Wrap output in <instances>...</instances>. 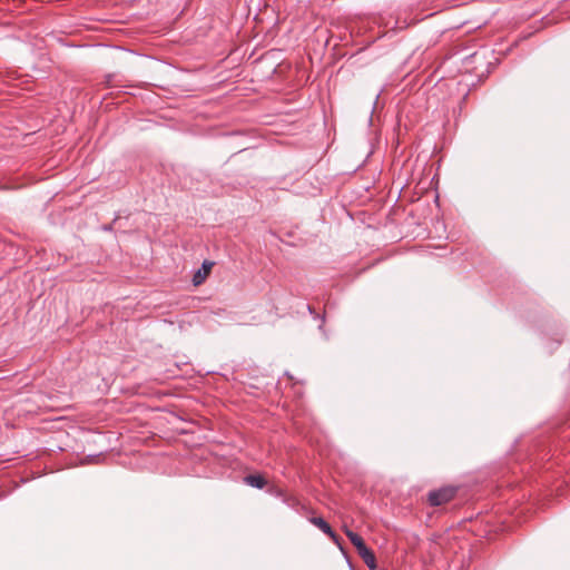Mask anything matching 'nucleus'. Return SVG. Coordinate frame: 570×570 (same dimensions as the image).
Wrapping results in <instances>:
<instances>
[{
    "mask_svg": "<svg viewBox=\"0 0 570 570\" xmlns=\"http://www.w3.org/2000/svg\"><path fill=\"white\" fill-rule=\"evenodd\" d=\"M271 493H273L274 495L279 498L282 500V502L284 504H286L287 507H289L291 509L298 510V508L301 507V502L295 495L287 494L282 489H273V490H271Z\"/></svg>",
    "mask_w": 570,
    "mask_h": 570,
    "instance_id": "nucleus-4",
    "label": "nucleus"
},
{
    "mask_svg": "<svg viewBox=\"0 0 570 570\" xmlns=\"http://www.w3.org/2000/svg\"><path fill=\"white\" fill-rule=\"evenodd\" d=\"M244 480L248 485L257 489H263L267 484L266 480L259 474L246 475Z\"/></svg>",
    "mask_w": 570,
    "mask_h": 570,
    "instance_id": "nucleus-6",
    "label": "nucleus"
},
{
    "mask_svg": "<svg viewBox=\"0 0 570 570\" xmlns=\"http://www.w3.org/2000/svg\"><path fill=\"white\" fill-rule=\"evenodd\" d=\"M344 532H345L346 537L350 539V541L352 542V544L356 548L357 553L363 559L364 563L370 569H372V570L375 569L376 568L375 554L373 553L372 550H370L367 548L364 540L357 533L353 532L352 530H350L347 528L344 529Z\"/></svg>",
    "mask_w": 570,
    "mask_h": 570,
    "instance_id": "nucleus-1",
    "label": "nucleus"
},
{
    "mask_svg": "<svg viewBox=\"0 0 570 570\" xmlns=\"http://www.w3.org/2000/svg\"><path fill=\"white\" fill-rule=\"evenodd\" d=\"M214 264L215 263L210 262V261H204L203 262L200 268L197 269L196 273L193 276V284L195 286H198V285H200V284H203L205 282V279L209 275Z\"/></svg>",
    "mask_w": 570,
    "mask_h": 570,
    "instance_id": "nucleus-5",
    "label": "nucleus"
},
{
    "mask_svg": "<svg viewBox=\"0 0 570 570\" xmlns=\"http://www.w3.org/2000/svg\"><path fill=\"white\" fill-rule=\"evenodd\" d=\"M312 524L317 527L323 533L328 535L333 542H335L337 546H340V538L338 535L333 531L331 525L321 517H312L308 519Z\"/></svg>",
    "mask_w": 570,
    "mask_h": 570,
    "instance_id": "nucleus-3",
    "label": "nucleus"
},
{
    "mask_svg": "<svg viewBox=\"0 0 570 570\" xmlns=\"http://www.w3.org/2000/svg\"><path fill=\"white\" fill-rule=\"evenodd\" d=\"M456 494V488L443 487L436 490H432L428 494V502L431 507H440L444 503L450 502Z\"/></svg>",
    "mask_w": 570,
    "mask_h": 570,
    "instance_id": "nucleus-2",
    "label": "nucleus"
},
{
    "mask_svg": "<svg viewBox=\"0 0 570 570\" xmlns=\"http://www.w3.org/2000/svg\"><path fill=\"white\" fill-rule=\"evenodd\" d=\"M307 308L311 314H314V309L312 308V306L308 305Z\"/></svg>",
    "mask_w": 570,
    "mask_h": 570,
    "instance_id": "nucleus-7",
    "label": "nucleus"
}]
</instances>
